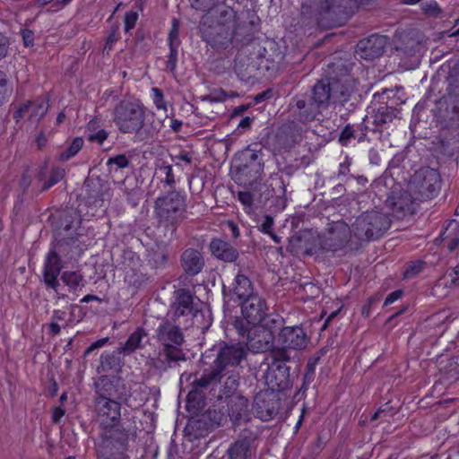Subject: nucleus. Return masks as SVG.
I'll return each mask as SVG.
<instances>
[{"mask_svg":"<svg viewBox=\"0 0 459 459\" xmlns=\"http://www.w3.org/2000/svg\"><path fill=\"white\" fill-rule=\"evenodd\" d=\"M97 421L100 433L97 443L99 453H123L126 445V435L121 431V404L115 399H101L94 402Z\"/></svg>","mask_w":459,"mask_h":459,"instance_id":"nucleus-1","label":"nucleus"},{"mask_svg":"<svg viewBox=\"0 0 459 459\" xmlns=\"http://www.w3.org/2000/svg\"><path fill=\"white\" fill-rule=\"evenodd\" d=\"M359 4L360 0H322L320 7L325 12L348 13Z\"/></svg>","mask_w":459,"mask_h":459,"instance_id":"nucleus-30","label":"nucleus"},{"mask_svg":"<svg viewBox=\"0 0 459 459\" xmlns=\"http://www.w3.org/2000/svg\"><path fill=\"white\" fill-rule=\"evenodd\" d=\"M379 299L376 297H371L368 299L367 304H365L361 308V313L365 316H368L370 314V307L373 303L377 302Z\"/></svg>","mask_w":459,"mask_h":459,"instance_id":"nucleus-60","label":"nucleus"},{"mask_svg":"<svg viewBox=\"0 0 459 459\" xmlns=\"http://www.w3.org/2000/svg\"><path fill=\"white\" fill-rule=\"evenodd\" d=\"M389 226L390 221L384 213L370 212L356 219L352 231L360 240H371L380 238Z\"/></svg>","mask_w":459,"mask_h":459,"instance_id":"nucleus-9","label":"nucleus"},{"mask_svg":"<svg viewBox=\"0 0 459 459\" xmlns=\"http://www.w3.org/2000/svg\"><path fill=\"white\" fill-rule=\"evenodd\" d=\"M160 226L170 230V238H176L177 229L186 219V196L178 191L159 195L153 206Z\"/></svg>","mask_w":459,"mask_h":459,"instance_id":"nucleus-5","label":"nucleus"},{"mask_svg":"<svg viewBox=\"0 0 459 459\" xmlns=\"http://www.w3.org/2000/svg\"><path fill=\"white\" fill-rule=\"evenodd\" d=\"M23 44L25 47H32L34 45V32L29 29L21 30Z\"/></svg>","mask_w":459,"mask_h":459,"instance_id":"nucleus-54","label":"nucleus"},{"mask_svg":"<svg viewBox=\"0 0 459 459\" xmlns=\"http://www.w3.org/2000/svg\"><path fill=\"white\" fill-rule=\"evenodd\" d=\"M331 99H333V91L330 83L321 81L313 87L310 101L318 109L327 107Z\"/></svg>","mask_w":459,"mask_h":459,"instance_id":"nucleus-24","label":"nucleus"},{"mask_svg":"<svg viewBox=\"0 0 459 459\" xmlns=\"http://www.w3.org/2000/svg\"><path fill=\"white\" fill-rule=\"evenodd\" d=\"M48 109V104L44 99L27 101L20 106L14 113L16 121L27 117L32 122H38L44 117Z\"/></svg>","mask_w":459,"mask_h":459,"instance_id":"nucleus-17","label":"nucleus"},{"mask_svg":"<svg viewBox=\"0 0 459 459\" xmlns=\"http://www.w3.org/2000/svg\"><path fill=\"white\" fill-rule=\"evenodd\" d=\"M202 39L215 49L227 48L234 36L242 35L238 23L237 13L226 6L216 20L206 17L201 22Z\"/></svg>","mask_w":459,"mask_h":459,"instance_id":"nucleus-3","label":"nucleus"},{"mask_svg":"<svg viewBox=\"0 0 459 459\" xmlns=\"http://www.w3.org/2000/svg\"><path fill=\"white\" fill-rule=\"evenodd\" d=\"M96 127H97V123L95 121L91 120L88 123L87 138L90 142H94L99 144H102L103 142L107 139L108 134L104 129H100V130L96 131Z\"/></svg>","mask_w":459,"mask_h":459,"instance_id":"nucleus-36","label":"nucleus"},{"mask_svg":"<svg viewBox=\"0 0 459 459\" xmlns=\"http://www.w3.org/2000/svg\"><path fill=\"white\" fill-rule=\"evenodd\" d=\"M247 355L244 344H223L219 350L216 359L210 370L194 382L195 388L187 394V401L195 400L200 396L199 389L206 388L209 385L220 381L222 372L227 367L238 366Z\"/></svg>","mask_w":459,"mask_h":459,"instance_id":"nucleus-4","label":"nucleus"},{"mask_svg":"<svg viewBox=\"0 0 459 459\" xmlns=\"http://www.w3.org/2000/svg\"><path fill=\"white\" fill-rule=\"evenodd\" d=\"M178 56V48H169V53L167 56L165 69L170 73H174L177 69Z\"/></svg>","mask_w":459,"mask_h":459,"instance_id":"nucleus-46","label":"nucleus"},{"mask_svg":"<svg viewBox=\"0 0 459 459\" xmlns=\"http://www.w3.org/2000/svg\"><path fill=\"white\" fill-rule=\"evenodd\" d=\"M431 10H432V21L435 20L436 26H437V23L439 22V20H441L443 18V15H441L442 12L437 7V5L436 4H433V3H432Z\"/></svg>","mask_w":459,"mask_h":459,"instance_id":"nucleus-61","label":"nucleus"},{"mask_svg":"<svg viewBox=\"0 0 459 459\" xmlns=\"http://www.w3.org/2000/svg\"><path fill=\"white\" fill-rule=\"evenodd\" d=\"M354 89V82L349 77H345L340 82H334L332 84L333 100L344 104L350 100Z\"/></svg>","mask_w":459,"mask_h":459,"instance_id":"nucleus-26","label":"nucleus"},{"mask_svg":"<svg viewBox=\"0 0 459 459\" xmlns=\"http://www.w3.org/2000/svg\"><path fill=\"white\" fill-rule=\"evenodd\" d=\"M308 337L300 326H286L283 327L279 335L278 342L281 344L280 349L299 351L307 347Z\"/></svg>","mask_w":459,"mask_h":459,"instance_id":"nucleus-13","label":"nucleus"},{"mask_svg":"<svg viewBox=\"0 0 459 459\" xmlns=\"http://www.w3.org/2000/svg\"><path fill=\"white\" fill-rule=\"evenodd\" d=\"M217 0H189L191 6L202 12H207L211 10L216 3Z\"/></svg>","mask_w":459,"mask_h":459,"instance_id":"nucleus-48","label":"nucleus"},{"mask_svg":"<svg viewBox=\"0 0 459 459\" xmlns=\"http://www.w3.org/2000/svg\"><path fill=\"white\" fill-rule=\"evenodd\" d=\"M290 356L284 349H274L265 358L262 366H266L264 373L265 384L273 391L285 389L289 385L290 371L285 362Z\"/></svg>","mask_w":459,"mask_h":459,"instance_id":"nucleus-8","label":"nucleus"},{"mask_svg":"<svg viewBox=\"0 0 459 459\" xmlns=\"http://www.w3.org/2000/svg\"><path fill=\"white\" fill-rule=\"evenodd\" d=\"M117 39H118L117 30L114 29L109 33V35L106 40L105 49H107V48L111 49L112 46L117 41Z\"/></svg>","mask_w":459,"mask_h":459,"instance_id":"nucleus-58","label":"nucleus"},{"mask_svg":"<svg viewBox=\"0 0 459 459\" xmlns=\"http://www.w3.org/2000/svg\"><path fill=\"white\" fill-rule=\"evenodd\" d=\"M264 153L262 150L247 149L241 154L239 171L252 179H256L264 171Z\"/></svg>","mask_w":459,"mask_h":459,"instance_id":"nucleus-16","label":"nucleus"},{"mask_svg":"<svg viewBox=\"0 0 459 459\" xmlns=\"http://www.w3.org/2000/svg\"><path fill=\"white\" fill-rule=\"evenodd\" d=\"M210 250L215 257L228 263L234 262L238 256V252L234 247L219 238L211 241Z\"/></svg>","mask_w":459,"mask_h":459,"instance_id":"nucleus-23","label":"nucleus"},{"mask_svg":"<svg viewBox=\"0 0 459 459\" xmlns=\"http://www.w3.org/2000/svg\"><path fill=\"white\" fill-rule=\"evenodd\" d=\"M176 159L178 160H181V161H184L187 164H190L192 162V155L186 152V151H182L180 152L177 156H176Z\"/></svg>","mask_w":459,"mask_h":459,"instance_id":"nucleus-63","label":"nucleus"},{"mask_svg":"<svg viewBox=\"0 0 459 459\" xmlns=\"http://www.w3.org/2000/svg\"><path fill=\"white\" fill-rule=\"evenodd\" d=\"M437 106L440 109L438 118H440L441 125L446 120L455 122L459 119V100H453L449 103L446 100L439 101Z\"/></svg>","mask_w":459,"mask_h":459,"instance_id":"nucleus-31","label":"nucleus"},{"mask_svg":"<svg viewBox=\"0 0 459 459\" xmlns=\"http://www.w3.org/2000/svg\"><path fill=\"white\" fill-rule=\"evenodd\" d=\"M138 20V13L134 11H129L125 15V30L128 32L134 28Z\"/></svg>","mask_w":459,"mask_h":459,"instance_id":"nucleus-51","label":"nucleus"},{"mask_svg":"<svg viewBox=\"0 0 459 459\" xmlns=\"http://www.w3.org/2000/svg\"><path fill=\"white\" fill-rule=\"evenodd\" d=\"M273 218L270 215H265L258 225V230L262 233L269 235L275 243H280L281 238L273 232Z\"/></svg>","mask_w":459,"mask_h":459,"instance_id":"nucleus-39","label":"nucleus"},{"mask_svg":"<svg viewBox=\"0 0 459 459\" xmlns=\"http://www.w3.org/2000/svg\"><path fill=\"white\" fill-rule=\"evenodd\" d=\"M245 57H242L241 56H237L235 59V71L237 74L241 77V79H244L245 77L248 76L249 71L252 67L247 65L246 70L242 69V62L244 61Z\"/></svg>","mask_w":459,"mask_h":459,"instance_id":"nucleus-52","label":"nucleus"},{"mask_svg":"<svg viewBox=\"0 0 459 459\" xmlns=\"http://www.w3.org/2000/svg\"><path fill=\"white\" fill-rule=\"evenodd\" d=\"M146 338V332L141 327L136 328V330L129 335L126 342L120 348L121 352L126 355H129L137 350L143 349L147 342Z\"/></svg>","mask_w":459,"mask_h":459,"instance_id":"nucleus-28","label":"nucleus"},{"mask_svg":"<svg viewBox=\"0 0 459 459\" xmlns=\"http://www.w3.org/2000/svg\"><path fill=\"white\" fill-rule=\"evenodd\" d=\"M426 265V262L422 260L410 262L404 269L403 275L405 278H413L421 273Z\"/></svg>","mask_w":459,"mask_h":459,"instance_id":"nucleus-40","label":"nucleus"},{"mask_svg":"<svg viewBox=\"0 0 459 459\" xmlns=\"http://www.w3.org/2000/svg\"><path fill=\"white\" fill-rule=\"evenodd\" d=\"M273 341L270 330L262 325H254L248 330L247 346L253 353L265 352L273 347Z\"/></svg>","mask_w":459,"mask_h":459,"instance_id":"nucleus-15","label":"nucleus"},{"mask_svg":"<svg viewBox=\"0 0 459 459\" xmlns=\"http://www.w3.org/2000/svg\"><path fill=\"white\" fill-rule=\"evenodd\" d=\"M414 112L416 114V119L415 120L416 122H414V132L417 133L420 137H423V138H426L427 137V134L428 133L427 132H423L421 129H427V120H422L421 117L423 116H425L426 117H428L427 116V112L426 110H424L423 108V106L422 105H417L415 107V109H414Z\"/></svg>","mask_w":459,"mask_h":459,"instance_id":"nucleus-37","label":"nucleus"},{"mask_svg":"<svg viewBox=\"0 0 459 459\" xmlns=\"http://www.w3.org/2000/svg\"><path fill=\"white\" fill-rule=\"evenodd\" d=\"M229 416L233 422H238L247 415L248 401L239 394L226 396Z\"/></svg>","mask_w":459,"mask_h":459,"instance_id":"nucleus-22","label":"nucleus"},{"mask_svg":"<svg viewBox=\"0 0 459 459\" xmlns=\"http://www.w3.org/2000/svg\"><path fill=\"white\" fill-rule=\"evenodd\" d=\"M238 198L239 202L244 205L245 211L249 213L252 211L253 206V195L248 191H241L238 192Z\"/></svg>","mask_w":459,"mask_h":459,"instance_id":"nucleus-50","label":"nucleus"},{"mask_svg":"<svg viewBox=\"0 0 459 459\" xmlns=\"http://www.w3.org/2000/svg\"><path fill=\"white\" fill-rule=\"evenodd\" d=\"M181 265L184 271L192 276L198 274L204 266L202 253L195 248H187L181 255Z\"/></svg>","mask_w":459,"mask_h":459,"instance_id":"nucleus-20","label":"nucleus"},{"mask_svg":"<svg viewBox=\"0 0 459 459\" xmlns=\"http://www.w3.org/2000/svg\"><path fill=\"white\" fill-rule=\"evenodd\" d=\"M119 366L118 359L112 353H103L100 356V363L98 367V372H108V370Z\"/></svg>","mask_w":459,"mask_h":459,"instance_id":"nucleus-38","label":"nucleus"},{"mask_svg":"<svg viewBox=\"0 0 459 459\" xmlns=\"http://www.w3.org/2000/svg\"><path fill=\"white\" fill-rule=\"evenodd\" d=\"M252 455L253 448L248 437L236 440L227 450L228 459H250Z\"/></svg>","mask_w":459,"mask_h":459,"instance_id":"nucleus-25","label":"nucleus"},{"mask_svg":"<svg viewBox=\"0 0 459 459\" xmlns=\"http://www.w3.org/2000/svg\"><path fill=\"white\" fill-rule=\"evenodd\" d=\"M155 338L160 345L157 368L165 369L172 362L185 360V354L180 348L184 342V334L178 325L168 319L163 320L155 331Z\"/></svg>","mask_w":459,"mask_h":459,"instance_id":"nucleus-6","label":"nucleus"},{"mask_svg":"<svg viewBox=\"0 0 459 459\" xmlns=\"http://www.w3.org/2000/svg\"><path fill=\"white\" fill-rule=\"evenodd\" d=\"M13 92V88L9 83L6 74L0 71V104L7 100Z\"/></svg>","mask_w":459,"mask_h":459,"instance_id":"nucleus-44","label":"nucleus"},{"mask_svg":"<svg viewBox=\"0 0 459 459\" xmlns=\"http://www.w3.org/2000/svg\"><path fill=\"white\" fill-rule=\"evenodd\" d=\"M158 170L161 175L165 176L163 182L166 186H170L175 183V177L171 165H161L159 167Z\"/></svg>","mask_w":459,"mask_h":459,"instance_id":"nucleus-49","label":"nucleus"},{"mask_svg":"<svg viewBox=\"0 0 459 459\" xmlns=\"http://www.w3.org/2000/svg\"><path fill=\"white\" fill-rule=\"evenodd\" d=\"M148 117L147 109L139 100H122L112 111V120L122 134H142Z\"/></svg>","mask_w":459,"mask_h":459,"instance_id":"nucleus-7","label":"nucleus"},{"mask_svg":"<svg viewBox=\"0 0 459 459\" xmlns=\"http://www.w3.org/2000/svg\"><path fill=\"white\" fill-rule=\"evenodd\" d=\"M129 163L130 161L125 154L110 157L107 161V165L110 168V170L112 169V166H116L117 169H125L129 166Z\"/></svg>","mask_w":459,"mask_h":459,"instance_id":"nucleus-45","label":"nucleus"},{"mask_svg":"<svg viewBox=\"0 0 459 459\" xmlns=\"http://www.w3.org/2000/svg\"><path fill=\"white\" fill-rule=\"evenodd\" d=\"M82 138L77 137L74 139L70 146L67 148V150L60 154V160H67L70 158L74 157L82 149Z\"/></svg>","mask_w":459,"mask_h":459,"instance_id":"nucleus-41","label":"nucleus"},{"mask_svg":"<svg viewBox=\"0 0 459 459\" xmlns=\"http://www.w3.org/2000/svg\"><path fill=\"white\" fill-rule=\"evenodd\" d=\"M234 293L239 299L246 300L253 294V287L250 280L244 274H237L234 281Z\"/></svg>","mask_w":459,"mask_h":459,"instance_id":"nucleus-32","label":"nucleus"},{"mask_svg":"<svg viewBox=\"0 0 459 459\" xmlns=\"http://www.w3.org/2000/svg\"><path fill=\"white\" fill-rule=\"evenodd\" d=\"M229 94L222 89L212 91L210 95L206 96V100H210L212 102H221L227 100Z\"/></svg>","mask_w":459,"mask_h":459,"instance_id":"nucleus-53","label":"nucleus"},{"mask_svg":"<svg viewBox=\"0 0 459 459\" xmlns=\"http://www.w3.org/2000/svg\"><path fill=\"white\" fill-rule=\"evenodd\" d=\"M151 92L152 101L157 109H162L164 111H167V105L161 90H160L159 88H152Z\"/></svg>","mask_w":459,"mask_h":459,"instance_id":"nucleus-47","label":"nucleus"},{"mask_svg":"<svg viewBox=\"0 0 459 459\" xmlns=\"http://www.w3.org/2000/svg\"><path fill=\"white\" fill-rule=\"evenodd\" d=\"M194 311V298L190 291L180 289L176 292V299L171 307L174 317H180L192 314Z\"/></svg>","mask_w":459,"mask_h":459,"instance_id":"nucleus-21","label":"nucleus"},{"mask_svg":"<svg viewBox=\"0 0 459 459\" xmlns=\"http://www.w3.org/2000/svg\"><path fill=\"white\" fill-rule=\"evenodd\" d=\"M268 307L265 300L258 295L251 296L243 301L241 312L248 325H260L264 319Z\"/></svg>","mask_w":459,"mask_h":459,"instance_id":"nucleus-14","label":"nucleus"},{"mask_svg":"<svg viewBox=\"0 0 459 459\" xmlns=\"http://www.w3.org/2000/svg\"><path fill=\"white\" fill-rule=\"evenodd\" d=\"M64 415H65V410L62 409L61 407H56L52 413L53 422H55V423L59 422Z\"/></svg>","mask_w":459,"mask_h":459,"instance_id":"nucleus-62","label":"nucleus"},{"mask_svg":"<svg viewBox=\"0 0 459 459\" xmlns=\"http://www.w3.org/2000/svg\"><path fill=\"white\" fill-rule=\"evenodd\" d=\"M61 280L71 290L83 287V276L78 272L65 271L61 274Z\"/></svg>","mask_w":459,"mask_h":459,"instance_id":"nucleus-35","label":"nucleus"},{"mask_svg":"<svg viewBox=\"0 0 459 459\" xmlns=\"http://www.w3.org/2000/svg\"><path fill=\"white\" fill-rule=\"evenodd\" d=\"M64 176H65L64 169L59 168V167L52 169V170L50 172L49 179L43 183L41 189L43 191L48 190V188H50L51 186H53L54 185L57 184L59 181H61L63 179Z\"/></svg>","mask_w":459,"mask_h":459,"instance_id":"nucleus-42","label":"nucleus"},{"mask_svg":"<svg viewBox=\"0 0 459 459\" xmlns=\"http://www.w3.org/2000/svg\"><path fill=\"white\" fill-rule=\"evenodd\" d=\"M108 341V338H102V339H100L94 342H92L85 351L84 352V355L87 356L89 355L91 352H92L93 351L99 349V348H101L103 347Z\"/></svg>","mask_w":459,"mask_h":459,"instance_id":"nucleus-56","label":"nucleus"},{"mask_svg":"<svg viewBox=\"0 0 459 459\" xmlns=\"http://www.w3.org/2000/svg\"><path fill=\"white\" fill-rule=\"evenodd\" d=\"M62 265L61 260L56 252L50 251L45 260L43 278L46 285L54 290H57L59 282L57 280Z\"/></svg>","mask_w":459,"mask_h":459,"instance_id":"nucleus-18","label":"nucleus"},{"mask_svg":"<svg viewBox=\"0 0 459 459\" xmlns=\"http://www.w3.org/2000/svg\"><path fill=\"white\" fill-rule=\"evenodd\" d=\"M424 36L420 30L402 31L396 36L395 51L404 60V65L414 66L420 62L424 50Z\"/></svg>","mask_w":459,"mask_h":459,"instance_id":"nucleus-10","label":"nucleus"},{"mask_svg":"<svg viewBox=\"0 0 459 459\" xmlns=\"http://www.w3.org/2000/svg\"><path fill=\"white\" fill-rule=\"evenodd\" d=\"M388 43V38L377 34L359 41L356 47V54L362 59L370 60L381 56Z\"/></svg>","mask_w":459,"mask_h":459,"instance_id":"nucleus-12","label":"nucleus"},{"mask_svg":"<svg viewBox=\"0 0 459 459\" xmlns=\"http://www.w3.org/2000/svg\"><path fill=\"white\" fill-rule=\"evenodd\" d=\"M396 115L397 110L394 108L385 105L374 110L371 117L374 125L382 126L392 122L393 119L396 117Z\"/></svg>","mask_w":459,"mask_h":459,"instance_id":"nucleus-33","label":"nucleus"},{"mask_svg":"<svg viewBox=\"0 0 459 459\" xmlns=\"http://www.w3.org/2000/svg\"><path fill=\"white\" fill-rule=\"evenodd\" d=\"M351 237V230L344 221H334L327 231L319 237L320 248L324 251H343Z\"/></svg>","mask_w":459,"mask_h":459,"instance_id":"nucleus-11","label":"nucleus"},{"mask_svg":"<svg viewBox=\"0 0 459 459\" xmlns=\"http://www.w3.org/2000/svg\"><path fill=\"white\" fill-rule=\"evenodd\" d=\"M253 410L259 419L266 421L273 418L277 413L278 407L276 403L257 395L254 400Z\"/></svg>","mask_w":459,"mask_h":459,"instance_id":"nucleus-27","label":"nucleus"},{"mask_svg":"<svg viewBox=\"0 0 459 459\" xmlns=\"http://www.w3.org/2000/svg\"><path fill=\"white\" fill-rule=\"evenodd\" d=\"M169 48H179L181 41L179 39V22L177 19L172 20V26L168 37Z\"/></svg>","mask_w":459,"mask_h":459,"instance_id":"nucleus-43","label":"nucleus"},{"mask_svg":"<svg viewBox=\"0 0 459 459\" xmlns=\"http://www.w3.org/2000/svg\"><path fill=\"white\" fill-rule=\"evenodd\" d=\"M8 45V39L0 32V60L6 56Z\"/></svg>","mask_w":459,"mask_h":459,"instance_id":"nucleus-57","label":"nucleus"},{"mask_svg":"<svg viewBox=\"0 0 459 459\" xmlns=\"http://www.w3.org/2000/svg\"><path fill=\"white\" fill-rule=\"evenodd\" d=\"M458 224L455 220L448 221L447 226L441 234L442 240H446V247L449 250H454L459 244V238L455 234Z\"/></svg>","mask_w":459,"mask_h":459,"instance_id":"nucleus-34","label":"nucleus"},{"mask_svg":"<svg viewBox=\"0 0 459 459\" xmlns=\"http://www.w3.org/2000/svg\"><path fill=\"white\" fill-rule=\"evenodd\" d=\"M101 455L104 457V459H124L123 453L120 452H110L107 455H104L103 453H100Z\"/></svg>","mask_w":459,"mask_h":459,"instance_id":"nucleus-64","label":"nucleus"},{"mask_svg":"<svg viewBox=\"0 0 459 459\" xmlns=\"http://www.w3.org/2000/svg\"><path fill=\"white\" fill-rule=\"evenodd\" d=\"M402 296H403L402 290H399L393 291L387 295V297L385 299L384 305L388 306V305L394 303V301H396L397 299H399Z\"/></svg>","mask_w":459,"mask_h":459,"instance_id":"nucleus-59","label":"nucleus"},{"mask_svg":"<svg viewBox=\"0 0 459 459\" xmlns=\"http://www.w3.org/2000/svg\"><path fill=\"white\" fill-rule=\"evenodd\" d=\"M352 137H354L353 127L351 126H346L341 133L340 141L345 144Z\"/></svg>","mask_w":459,"mask_h":459,"instance_id":"nucleus-55","label":"nucleus"},{"mask_svg":"<svg viewBox=\"0 0 459 459\" xmlns=\"http://www.w3.org/2000/svg\"><path fill=\"white\" fill-rule=\"evenodd\" d=\"M96 398L95 400L101 399H117V389L114 381L107 377H100L95 384Z\"/></svg>","mask_w":459,"mask_h":459,"instance_id":"nucleus-29","label":"nucleus"},{"mask_svg":"<svg viewBox=\"0 0 459 459\" xmlns=\"http://www.w3.org/2000/svg\"><path fill=\"white\" fill-rule=\"evenodd\" d=\"M430 195V168L421 167L414 172L408 184V191L396 193L392 191L386 200L387 206L393 214L402 218L414 212V205L418 202L429 199Z\"/></svg>","mask_w":459,"mask_h":459,"instance_id":"nucleus-2","label":"nucleus"},{"mask_svg":"<svg viewBox=\"0 0 459 459\" xmlns=\"http://www.w3.org/2000/svg\"><path fill=\"white\" fill-rule=\"evenodd\" d=\"M295 118L300 123H307L315 120L319 113V109L309 100L305 99H297L290 107Z\"/></svg>","mask_w":459,"mask_h":459,"instance_id":"nucleus-19","label":"nucleus"}]
</instances>
